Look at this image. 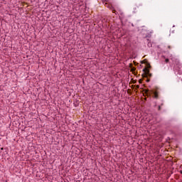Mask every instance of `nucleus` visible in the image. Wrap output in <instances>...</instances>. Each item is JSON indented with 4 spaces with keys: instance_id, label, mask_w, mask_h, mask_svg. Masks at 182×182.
Returning a JSON list of instances; mask_svg holds the SVG:
<instances>
[{
    "instance_id": "nucleus-1",
    "label": "nucleus",
    "mask_w": 182,
    "mask_h": 182,
    "mask_svg": "<svg viewBox=\"0 0 182 182\" xmlns=\"http://www.w3.org/2000/svg\"><path fill=\"white\" fill-rule=\"evenodd\" d=\"M143 71L144 73V75H142L143 77H147V74L150 72V70L145 68H144Z\"/></svg>"
},
{
    "instance_id": "nucleus-2",
    "label": "nucleus",
    "mask_w": 182,
    "mask_h": 182,
    "mask_svg": "<svg viewBox=\"0 0 182 182\" xmlns=\"http://www.w3.org/2000/svg\"><path fill=\"white\" fill-rule=\"evenodd\" d=\"M154 95L155 99H159V94L157 93V92H154Z\"/></svg>"
},
{
    "instance_id": "nucleus-3",
    "label": "nucleus",
    "mask_w": 182,
    "mask_h": 182,
    "mask_svg": "<svg viewBox=\"0 0 182 182\" xmlns=\"http://www.w3.org/2000/svg\"><path fill=\"white\" fill-rule=\"evenodd\" d=\"M151 77V73H150V72L147 74V77Z\"/></svg>"
},
{
    "instance_id": "nucleus-4",
    "label": "nucleus",
    "mask_w": 182,
    "mask_h": 182,
    "mask_svg": "<svg viewBox=\"0 0 182 182\" xmlns=\"http://www.w3.org/2000/svg\"><path fill=\"white\" fill-rule=\"evenodd\" d=\"M169 60H168V58H166V59H165L166 63H168Z\"/></svg>"
},
{
    "instance_id": "nucleus-5",
    "label": "nucleus",
    "mask_w": 182,
    "mask_h": 182,
    "mask_svg": "<svg viewBox=\"0 0 182 182\" xmlns=\"http://www.w3.org/2000/svg\"><path fill=\"white\" fill-rule=\"evenodd\" d=\"M158 110H161V106L159 105V106L158 107Z\"/></svg>"
},
{
    "instance_id": "nucleus-6",
    "label": "nucleus",
    "mask_w": 182,
    "mask_h": 182,
    "mask_svg": "<svg viewBox=\"0 0 182 182\" xmlns=\"http://www.w3.org/2000/svg\"><path fill=\"white\" fill-rule=\"evenodd\" d=\"M146 82H150V79L147 78V79L146 80Z\"/></svg>"
},
{
    "instance_id": "nucleus-7",
    "label": "nucleus",
    "mask_w": 182,
    "mask_h": 182,
    "mask_svg": "<svg viewBox=\"0 0 182 182\" xmlns=\"http://www.w3.org/2000/svg\"><path fill=\"white\" fill-rule=\"evenodd\" d=\"M149 90H145V93H149Z\"/></svg>"
},
{
    "instance_id": "nucleus-8",
    "label": "nucleus",
    "mask_w": 182,
    "mask_h": 182,
    "mask_svg": "<svg viewBox=\"0 0 182 182\" xmlns=\"http://www.w3.org/2000/svg\"><path fill=\"white\" fill-rule=\"evenodd\" d=\"M168 49H171V46H168Z\"/></svg>"
},
{
    "instance_id": "nucleus-9",
    "label": "nucleus",
    "mask_w": 182,
    "mask_h": 182,
    "mask_svg": "<svg viewBox=\"0 0 182 182\" xmlns=\"http://www.w3.org/2000/svg\"><path fill=\"white\" fill-rule=\"evenodd\" d=\"M139 87H140V86H139V85H136V89H139Z\"/></svg>"
},
{
    "instance_id": "nucleus-10",
    "label": "nucleus",
    "mask_w": 182,
    "mask_h": 182,
    "mask_svg": "<svg viewBox=\"0 0 182 182\" xmlns=\"http://www.w3.org/2000/svg\"><path fill=\"white\" fill-rule=\"evenodd\" d=\"M139 83H141V80H139Z\"/></svg>"
},
{
    "instance_id": "nucleus-11",
    "label": "nucleus",
    "mask_w": 182,
    "mask_h": 182,
    "mask_svg": "<svg viewBox=\"0 0 182 182\" xmlns=\"http://www.w3.org/2000/svg\"><path fill=\"white\" fill-rule=\"evenodd\" d=\"M181 174H182V171H180Z\"/></svg>"
},
{
    "instance_id": "nucleus-12",
    "label": "nucleus",
    "mask_w": 182,
    "mask_h": 182,
    "mask_svg": "<svg viewBox=\"0 0 182 182\" xmlns=\"http://www.w3.org/2000/svg\"><path fill=\"white\" fill-rule=\"evenodd\" d=\"M112 12H114V10H112Z\"/></svg>"
},
{
    "instance_id": "nucleus-13",
    "label": "nucleus",
    "mask_w": 182,
    "mask_h": 182,
    "mask_svg": "<svg viewBox=\"0 0 182 182\" xmlns=\"http://www.w3.org/2000/svg\"><path fill=\"white\" fill-rule=\"evenodd\" d=\"M149 67L150 68V67H151V65H149Z\"/></svg>"
}]
</instances>
